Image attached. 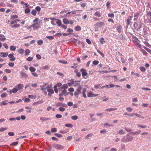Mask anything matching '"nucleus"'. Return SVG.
<instances>
[{
  "label": "nucleus",
  "instance_id": "79ce46f5",
  "mask_svg": "<svg viewBox=\"0 0 151 151\" xmlns=\"http://www.w3.org/2000/svg\"><path fill=\"white\" fill-rule=\"evenodd\" d=\"M7 129V127H5V128H0V132H3L4 131L6 130Z\"/></svg>",
  "mask_w": 151,
  "mask_h": 151
},
{
  "label": "nucleus",
  "instance_id": "c85d7f7f",
  "mask_svg": "<svg viewBox=\"0 0 151 151\" xmlns=\"http://www.w3.org/2000/svg\"><path fill=\"white\" fill-rule=\"evenodd\" d=\"M82 88V87L81 86H80L79 87H78L77 88V91H78V92L79 93H81V91Z\"/></svg>",
  "mask_w": 151,
  "mask_h": 151
},
{
  "label": "nucleus",
  "instance_id": "412c9836",
  "mask_svg": "<svg viewBox=\"0 0 151 151\" xmlns=\"http://www.w3.org/2000/svg\"><path fill=\"white\" fill-rule=\"evenodd\" d=\"M94 15L96 16H97L99 17H101V13L97 11L96 12V13L94 14Z\"/></svg>",
  "mask_w": 151,
  "mask_h": 151
},
{
  "label": "nucleus",
  "instance_id": "8fccbe9b",
  "mask_svg": "<svg viewBox=\"0 0 151 151\" xmlns=\"http://www.w3.org/2000/svg\"><path fill=\"white\" fill-rule=\"evenodd\" d=\"M46 37L49 40L53 39L54 38V37L52 36H47Z\"/></svg>",
  "mask_w": 151,
  "mask_h": 151
},
{
  "label": "nucleus",
  "instance_id": "0e129e2a",
  "mask_svg": "<svg viewBox=\"0 0 151 151\" xmlns=\"http://www.w3.org/2000/svg\"><path fill=\"white\" fill-rule=\"evenodd\" d=\"M144 48L145 50H146L147 52H148L149 53L150 52V51H151V50L149 49L148 48L146 47L145 46H144Z\"/></svg>",
  "mask_w": 151,
  "mask_h": 151
},
{
  "label": "nucleus",
  "instance_id": "f8f14e48",
  "mask_svg": "<svg viewBox=\"0 0 151 151\" xmlns=\"http://www.w3.org/2000/svg\"><path fill=\"white\" fill-rule=\"evenodd\" d=\"M1 55H0V56L1 57H6L7 56L8 53L7 52H1Z\"/></svg>",
  "mask_w": 151,
  "mask_h": 151
},
{
  "label": "nucleus",
  "instance_id": "052dcab7",
  "mask_svg": "<svg viewBox=\"0 0 151 151\" xmlns=\"http://www.w3.org/2000/svg\"><path fill=\"white\" fill-rule=\"evenodd\" d=\"M51 131L53 132H57V129L55 128H52L51 129Z\"/></svg>",
  "mask_w": 151,
  "mask_h": 151
},
{
  "label": "nucleus",
  "instance_id": "20e7f679",
  "mask_svg": "<svg viewBox=\"0 0 151 151\" xmlns=\"http://www.w3.org/2000/svg\"><path fill=\"white\" fill-rule=\"evenodd\" d=\"M104 23L103 22H97L95 24V26L97 28H99L101 27L104 26Z\"/></svg>",
  "mask_w": 151,
  "mask_h": 151
},
{
  "label": "nucleus",
  "instance_id": "de8ad7c7",
  "mask_svg": "<svg viewBox=\"0 0 151 151\" xmlns=\"http://www.w3.org/2000/svg\"><path fill=\"white\" fill-rule=\"evenodd\" d=\"M55 116L57 118H60L62 117V115L58 114L56 115Z\"/></svg>",
  "mask_w": 151,
  "mask_h": 151
},
{
  "label": "nucleus",
  "instance_id": "a878e982",
  "mask_svg": "<svg viewBox=\"0 0 151 151\" xmlns=\"http://www.w3.org/2000/svg\"><path fill=\"white\" fill-rule=\"evenodd\" d=\"M29 69L32 72H34L36 70L35 68L32 66L30 67Z\"/></svg>",
  "mask_w": 151,
  "mask_h": 151
},
{
  "label": "nucleus",
  "instance_id": "c756f323",
  "mask_svg": "<svg viewBox=\"0 0 151 151\" xmlns=\"http://www.w3.org/2000/svg\"><path fill=\"white\" fill-rule=\"evenodd\" d=\"M71 119H72L73 120H76L78 119V117L76 115H74L72 116L71 117Z\"/></svg>",
  "mask_w": 151,
  "mask_h": 151
},
{
  "label": "nucleus",
  "instance_id": "b1692460",
  "mask_svg": "<svg viewBox=\"0 0 151 151\" xmlns=\"http://www.w3.org/2000/svg\"><path fill=\"white\" fill-rule=\"evenodd\" d=\"M56 23L59 26H61L62 22L60 20H58L57 21Z\"/></svg>",
  "mask_w": 151,
  "mask_h": 151
},
{
  "label": "nucleus",
  "instance_id": "6e6d98bb",
  "mask_svg": "<svg viewBox=\"0 0 151 151\" xmlns=\"http://www.w3.org/2000/svg\"><path fill=\"white\" fill-rule=\"evenodd\" d=\"M59 110L61 111H65V109L63 107H60L59 108Z\"/></svg>",
  "mask_w": 151,
  "mask_h": 151
},
{
  "label": "nucleus",
  "instance_id": "5701e85b",
  "mask_svg": "<svg viewBox=\"0 0 151 151\" xmlns=\"http://www.w3.org/2000/svg\"><path fill=\"white\" fill-rule=\"evenodd\" d=\"M18 52L20 54H22L24 52V50L20 48L18 50Z\"/></svg>",
  "mask_w": 151,
  "mask_h": 151
},
{
  "label": "nucleus",
  "instance_id": "c9c22d12",
  "mask_svg": "<svg viewBox=\"0 0 151 151\" xmlns=\"http://www.w3.org/2000/svg\"><path fill=\"white\" fill-rule=\"evenodd\" d=\"M93 135V134L92 133H90L88 134L86 137V139H89V137H91Z\"/></svg>",
  "mask_w": 151,
  "mask_h": 151
},
{
  "label": "nucleus",
  "instance_id": "f704fd0d",
  "mask_svg": "<svg viewBox=\"0 0 151 151\" xmlns=\"http://www.w3.org/2000/svg\"><path fill=\"white\" fill-rule=\"evenodd\" d=\"M7 94L6 93H4L1 94V96L2 98H5L7 96Z\"/></svg>",
  "mask_w": 151,
  "mask_h": 151
},
{
  "label": "nucleus",
  "instance_id": "2f4dec72",
  "mask_svg": "<svg viewBox=\"0 0 151 151\" xmlns=\"http://www.w3.org/2000/svg\"><path fill=\"white\" fill-rule=\"evenodd\" d=\"M118 133L120 134H124V132L122 129L119 130L118 132Z\"/></svg>",
  "mask_w": 151,
  "mask_h": 151
},
{
  "label": "nucleus",
  "instance_id": "2eb2a0df",
  "mask_svg": "<svg viewBox=\"0 0 151 151\" xmlns=\"http://www.w3.org/2000/svg\"><path fill=\"white\" fill-rule=\"evenodd\" d=\"M32 26L33 27V29H38L40 27L39 25H36L35 24H33L32 25Z\"/></svg>",
  "mask_w": 151,
  "mask_h": 151
},
{
  "label": "nucleus",
  "instance_id": "c03bdc74",
  "mask_svg": "<svg viewBox=\"0 0 151 151\" xmlns=\"http://www.w3.org/2000/svg\"><path fill=\"white\" fill-rule=\"evenodd\" d=\"M31 13L33 15L35 16L37 12L35 10H32Z\"/></svg>",
  "mask_w": 151,
  "mask_h": 151
},
{
  "label": "nucleus",
  "instance_id": "603ef678",
  "mask_svg": "<svg viewBox=\"0 0 151 151\" xmlns=\"http://www.w3.org/2000/svg\"><path fill=\"white\" fill-rule=\"evenodd\" d=\"M135 43L139 48H141V45L138 42H136Z\"/></svg>",
  "mask_w": 151,
  "mask_h": 151
},
{
  "label": "nucleus",
  "instance_id": "4468645a",
  "mask_svg": "<svg viewBox=\"0 0 151 151\" xmlns=\"http://www.w3.org/2000/svg\"><path fill=\"white\" fill-rule=\"evenodd\" d=\"M140 132H141V131L139 130L137 131H136V132H132L129 133H130V134H131L133 135H134L136 134H139V133H140Z\"/></svg>",
  "mask_w": 151,
  "mask_h": 151
},
{
  "label": "nucleus",
  "instance_id": "473e14b6",
  "mask_svg": "<svg viewBox=\"0 0 151 151\" xmlns=\"http://www.w3.org/2000/svg\"><path fill=\"white\" fill-rule=\"evenodd\" d=\"M20 26L19 24H16L15 25L11 26L12 28H17L19 27Z\"/></svg>",
  "mask_w": 151,
  "mask_h": 151
},
{
  "label": "nucleus",
  "instance_id": "ddd939ff",
  "mask_svg": "<svg viewBox=\"0 0 151 151\" xmlns=\"http://www.w3.org/2000/svg\"><path fill=\"white\" fill-rule=\"evenodd\" d=\"M47 88V91L50 93L51 94H53L54 93V92L52 89L49 86Z\"/></svg>",
  "mask_w": 151,
  "mask_h": 151
},
{
  "label": "nucleus",
  "instance_id": "7c9ffc66",
  "mask_svg": "<svg viewBox=\"0 0 151 151\" xmlns=\"http://www.w3.org/2000/svg\"><path fill=\"white\" fill-rule=\"evenodd\" d=\"M20 21V20L19 19H17L15 20L14 21H12L11 22V24H15V23H17L18 21Z\"/></svg>",
  "mask_w": 151,
  "mask_h": 151
},
{
  "label": "nucleus",
  "instance_id": "cd10ccee",
  "mask_svg": "<svg viewBox=\"0 0 151 151\" xmlns=\"http://www.w3.org/2000/svg\"><path fill=\"white\" fill-rule=\"evenodd\" d=\"M30 51L29 49H27L25 52V55H28L29 53H30Z\"/></svg>",
  "mask_w": 151,
  "mask_h": 151
},
{
  "label": "nucleus",
  "instance_id": "e433bc0d",
  "mask_svg": "<svg viewBox=\"0 0 151 151\" xmlns=\"http://www.w3.org/2000/svg\"><path fill=\"white\" fill-rule=\"evenodd\" d=\"M12 19H17L18 17V16L17 15H14L11 16Z\"/></svg>",
  "mask_w": 151,
  "mask_h": 151
},
{
  "label": "nucleus",
  "instance_id": "3c124183",
  "mask_svg": "<svg viewBox=\"0 0 151 151\" xmlns=\"http://www.w3.org/2000/svg\"><path fill=\"white\" fill-rule=\"evenodd\" d=\"M33 59V58L31 57H29L26 59V60L28 61H30L32 60Z\"/></svg>",
  "mask_w": 151,
  "mask_h": 151
},
{
  "label": "nucleus",
  "instance_id": "dca6fc26",
  "mask_svg": "<svg viewBox=\"0 0 151 151\" xmlns=\"http://www.w3.org/2000/svg\"><path fill=\"white\" fill-rule=\"evenodd\" d=\"M117 109V108H110L106 109V111H114L116 110Z\"/></svg>",
  "mask_w": 151,
  "mask_h": 151
},
{
  "label": "nucleus",
  "instance_id": "aec40b11",
  "mask_svg": "<svg viewBox=\"0 0 151 151\" xmlns=\"http://www.w3.org/2000/svg\"><path fill=\"white\" fill-rule=\"evenodd\" d=\"M17 86H15L14 88L12 89V92L13 93H15L18 91Z\"/></svg>",
  "mask_w": 151,
  "mask_h": 151
},
{
  "label": "nucleus",
  "instance_id": "4be33fe9",
  "mask_svg": "<svg viewBox=\"0 0 151 151\" xmlns=\"http://www.w3.org/2000/svg\"><path fill=\"white\" fill-rule=\"evenodd\" d=\"M75 29L77 31H79L81 29V28L80 26H77L75 27Z\"/></svg>",
  "mask_w": 151,
  "mask_h": 151
},
{
  "label": "nucleus",
  "instance_id": "f3484780",
  "mask_svg": "<svg viewBox=\"0 0 151 151\" xmlns=\"http://www.w3.org/2000/svg\"><path fill=\"white\" fill-rule=\"evenodd\" d=\"M17 89L18 90H20L23 89V84H19L18 85Z\"/></svg>",
  "mask_w": 151,
  "mask_h": 151
},
{
  "label": "nucleus",
  "instance_id": "13d9d810",
  "mask_svg": "<svg viewBox=\"0 0 151 151\" xmlns=\"http://www.w3.org/2000/svg\"><path fill=\"white\" fill-rule=\"evenodd\" d=\"M79 93L77 91H76L75 92L74 94L76 96V97H78V95L80 93Z\"/></svg>",
  "mask_w": 151,
  "mask_h": 151
},
{
  "label": "nucleus",
  "instance_id": "9d476101",
  "mask_svg": "<svg viewBox=\"0 0 151 151\" xmlns=\"http://www.w3.org/2000/svg\"><path fill=\"white\" fill-rule=\"evenodd\" d=\"M50 68V67L48 65H46L45 66H43L42 67H41L40 69L41 70H49Z\"/></svg>",
  "mask_w": 151,
  "mask_h": 151
},
{
  "label": "nucleus",
  "instance_id": "6ab92c4d",
  "mask_svg": "<svg viewBox=\"0 0 151 151\" xmlns=\"http://www.w3.org/2000/svg\"><path fill=\"white\" fill-rule=\"evenodd\" d=\"M60 90H59V91H60ZM62 93L63 94H64L65 96H67L68 94L69 93H66L67 92V90L65 89H64L63 90H62Z\"/></svg>",
  "mask_w": 151,
  "mask_h": 151
},
{
  "label": "nucleus",
  "instance_id": "423d86ee",
  "mask_svg": "<svg viewBox=\"0 0 151 151\" xmlns=\"http://www.w3.org/2000/svg\"><path fill=\"white\" fill-rule=\"evenodd\" d=\"M20 73L22 78H24L26 79L28 77V76L25 73L21 71L20 72Z\"/></svg>",
  "mask_w": 151,
  "mask_h": 151
},
{
  "label": "nucleus",
  "instance_id": "ea45409f",
  "mask_svg": "<svg viewBox=\"0 0 151 151\" xmlns=\"http://www.w3.org/2000/svg\"><path fill=\"white\" fill-rule=\"evenodd\" d=\"M139 68L140 70L142 72H144L146 70L145 68L142 66L140 67Z\"/></svg>",
  "mask_w": 151,
  "mask_h": 151
},
{
  "label": "nucleus",
  "instance_id": "4d7b16f0",
  "mask_svg": "<svg viewBox=\"0 0 151 151\" xmlns=\"http://www.w3.org/2000/svg\"><path fill=\"white\" fill-rule=\"evenodd\" d=\"M131 19H129V18H128L127 19V24L128 25L129 24H130V21L131 20Z\"/></svg>",
  "mask_w": 151,
  "mask_h": 151
},
{
  "label": "nucleus",
  "instance_id": "37998d69",
  "mask_svg": "<svg viewBox=\"0 0 151 151\" xmlns=\"http://www.w3.org/2000/svg\"><path fill=\"white\" fill-rule=\"evenodd\" d=\"M8 134L9 136H13L14 135V134L13 132H10L8 133Z\"/></svg>",
  "mask_w": 151,
  "mask_h": 151
},
{
  "label": "nucleus",
  "instance_id": "5fc2aeb1",
  "mask_svg": "<svg viewBox=\"0 0 151 151\" xmlns=\"http://www.w3.org/2000/svg\"><path fill=\"white\" fill-rule=\"evenodd\" d=\"M99 62L98 60H94L93 62V64L95 65H97L98 64Z\"/></svg>",
  "mask_w": 151,
  "mask_h": 151
},
{
  "label": "nucleus",
  "instance_id": "9b49d317",
  "mask_svg": "<svg viewBox=\"0 0 151 151\" xmlns=\"http://www.w3.org/2000/svg\"><path fill=\"white\" fill-rule=\"evenodd\" d=\"M68 87V85L66 84H64L60 88H59V90H62L64 88H67Z\"/></svg>",
  "mask_w": 151,
  "mask_h": 151
},
{
  "label": "nucleus",
  "instance_id": "680f3d73",
  "mask_svg": "<svg viewBox=\"0 0 151 151\" xmlns=\"http://www.w3.org/2000/svg\"><path fill=\"white\" fill-rule=\"evenodd\" d=\"M8 103H6L5 102H4V101H2L1 103L0 104V105H6Z\"/></svg>",
  "mask_w": 151,
  "mask_h": 151
},
{
  "label": "nucleus",
  "instance_id": "49530a36",
  "mask_svg": "<svg viewBox=\"0 0 151 151\" xmlns=\"http://www.w3.org/2000/svg\"><path fill=\"white\" fill-rule=\"evenodd\" d=\"M54 135L58 137H63L62 135L61 134H58V133H55Z\"/></svg>",
  "mask_w": 151,
  "mask_h": 151
},
{
  "label": "nucleus",
  "instance_id": "72a5a7b5",
  "mask_svg": "<svg viewBox=\"0 0 151 151\" xmlns=\"http://www.w3.org/2000/svg\"><path fill=\"white\" fill-rule=\"evenodd\" d=\"M30 9L28 8H27L25 10V12L26 13H29L30 12Z\"/></svg>",
  "mask_w": 151,
  "mask_h": 151
},
{
  "label": "nucleus",
  "instance_id": "393cba45",
  "mask_svg": "<svg viewBox=\"0 0 151 151\" xmlns=\"http://www.w3.org/2000/svg\"><path fill=\"white\" fill-rule=\"evenodd\" d=\"M121 28L122 27L120 25L119 26L117 27L116 29L117 30L119 33H120L121 30Z\"/></svg>",
  "mask_w": 151,
  "mask_h": 151
},
{
  "label": "nucleus",
  "instance_id": "a19ab883",
  "mask_svg": "<svg viewBox=\"0 0 151 151\" xmlns=\"http://www.w3.org/2000/svg\"><path fill=\"white\" fill-rule=\"evenodd\" d=\"M18 143V142H14L10 144V145L12 146H15Z\"/></svg>",
  "mask_w": 151,
  "mask_h": 151
},
{
  "label": "nucleus",
  "instance_id": "69168bd1",
  "mask_svg": "<svg viewBox=\"0 0 151 151\" xmlns=\"http://www.w3.org/2000/svg\"><path fill=\"white\" fill-rule=\"evenodd\" d=\"M67 104L68 106H71L73 105V103L72 102L70 101Z\"/></svg>",
  "mask_w": 151,
  "mask_h": 151
},
{
  "label": "nucleus",
  "instance_id": "6e6552de",
  "mask_svg": "<svg viewBox=\"0 0 151 151\" xmlns=\"http://www.w3.org/2000/svg\"><path fill=\"white\" fill-rule=\"evenodd\" d=\"M81 71H82V76H86L87 74V73L86 72V70L85 69L83 68H82L81 70Z\"/></svg>",
  "mask_w": 151,
  "mask_h": 151
},
{
  "label": "nucleus",
  "instance_id": "f257e3e1",
  "mask_svg": "<svg viewBox=\"0 0 151 151\" xmlns=\"http://www.w3.org/2000/svg\"><path fill=\"white\" fill-rule=\"evenodd\" d=\"M133 139L132 136H130V133H128L126 136H124L121 139V141L124 143L130 142Z\"/></svg>",
  "mask_w": 151,
  "mask_h": 151
},
{
  "label": "nucleus",
  "instance_id": "e2e57ef3",
  "mask_svg": "<svg viewBox=\"0 0 151 151\" xmlns=\"http://www.w3.org/2000/svg\"><path fill=\"white\" fill-rule=\"evenodd\" d=\"M28 97L31 99H35L36 98V97L35 96L32 95H29L28 96Z\"/></svg>",
  "mask_w": 151,
  "mask_h": 151
},
{
  "label": "nucleus",
  "instance_id": "f03ea898",
  "mask_svg": "<svg viewBox=\"0 0 151 151\" xmlns=\"http://www.w3.org/2000/svg\"><path fill=\"white\" fill-rule=\"evenodd\" d=\"M54 148L58 150H62L64 148L63 146L61 145L57 144H55L53 145Z\"/></svg>",
  "mask_w": 151,
  "mask_h": 151
},
{
  "label": "nucleus",
  "instance_id": "1a4fd4ad",
  "mask_svg": "<svg viewBox=\"0 0 151 151\" xmlns=\"http://www.w3.org/2000/svg\"><path fill=\"white\" fill-rule=\"evenodd\" d=\"M98 95V94H95L93 93L92 92H89L87 96L88 97H93L96 96Z\"/></svg>",
  "mask_w": 151,
  "mask_h": 151
},
{
  "label": "nucleus",
  "instance_id": "09e8293b",
  "mask_svg": "<svg viewBox=\"0 0 151 151\" xmlns=\"http://www.w3.org/2000/svg\"><path fill=\"white\" fill-rule=\"evenodd\" d=\"M108 17H110L112 18L114 17V14L113 13L109 14H108Z\"/></svg>",
  "mask_w": 151,
  "mask_h": 151
},
{
  "label": "nucleus",
  "instance_id": "7ed1b4c3",
  "mask_svg": "<svg viewBox=\"0 0 151 151\" xmlns=\"http://www.w3.org/2000/svg\"><path fill=\"white\" fill-rule=\"evenodd\" d=\"M47 83H42V84L40 86V89L42 91H43L44 90H46L48 87L49 86H47Z\"/></svg>",
  "mask_w": 151,
  "mask_h": 151
},
{
  "label": "nucleus",
  "instance_id": "774afa93",
  "mask_svg": "<svg viewBox=\"0 0 151 151\" xmlns=\"http://www.w3.org/2000/svg\"><path fill=\"white\" fill-rule=\"evenodd\" d=\"M126 109L128 111L130 112H131L132 110V109L130 107H127L126 108Z\"/></svg>",
  "mask_w": 151,
  "mask_h": 151
},
{
  "label": "nucleus",
  "instance_id": "39448f33",
  "mask_svg": "<svg viewBox=\"0 0 151 151\" xmlns=\"http://www.w3.org/2000/svg\"><path fill=\"white\" fill-rule=\"evenodd\" d=\"M56 106L57 107L62 106L65 107H67V106L66 104L61 102H58L56 104Z\"/></svg>",
  "mask_w": 151,
  "mask_h": 151
},
{
  "label": "nucleus",
  "instance_id": "58836bf2",
  "mask_svg": "<svg viewBox=\"0 0 151 151\" xmlns=\"http://www.w3.org/2000/svg\"><path fill=\"white\" fill-rule=\"evenodd\" d=\"M65 126L67 127H72L73 126L72 125L70 124H65Z\"/></svg>",
  "mask_w": 151,
  "mask_h": 151
},
{
  "label": "nucleus",
  "instance_id": "338daca9",
  "mask_svg": "<svg viewBox=\"0 0 151 151\" xmlns=\"http://www.w3.org/2000/svg\"><path fill=\"white\" fill-rule=\"evenodd\" d=\"M57 74H58V75H59L61 77H63L64 76V75L61 73L59 72H57Z\"/></svg>",
  "mask_w": 151,
  "mask_h": 151
},
{
  "label": "nucleus",
  "instance_id": "bb28decb",
  "mask_svg": "<svg viewBox=\"0 0 151 151\" xmlns=\"http://www.w3.org/2000/svg\"><path fill=\"white\" fill-rule=\"evenodd\" d=\"M10 49L11 50L14 51L15 50L16 48L15 46H11L10 47Z\"/></svg>",
  "mask_w": 151,
  "mask_h": 151
},
{
  "label": "nucleus",
  "instance_id": "0eeeda50",
  "mask_svg": "<svg viewBox=\"0 0 151 151\" xmlns=\"http://www.w3.org/2000/svg\"><path fill=\"white\" fill-rule=\"evenodd\" d=\"M13 54H10L8 55L9 57L10 58V61H13L16 60V58L13 55Z\"/></svg>",
  "mask_w": 151,
  "mask_h": 151
},
{
  "label": "nucleus",
  "instance_id": "a211bd4d",
  "mask_svg": "<svg viewBox=\"0 0 151 151\" xmlns=\"http://www.w3.org/2000/svg\"><path fill=\"white\" fill-rule=\"evenodd\" d=\"M63 22L65 24H68L69 23V21L68 19L66 18L63 19Z\"/></svg>",
  "mask_w": 151,
  "mask_h": 151
},
{
  "label": "nucleus",
  "instance_id": "4c0bfd02",
  "mask_svg": "<svg viewBox=\"0 0 151 151\" xmlns=\"http://www.w3.org/2000/svg\"><path fill=\"white\" fill-rule=\"evenodd\" d=\"M62 84L61 83H57L56 85L54 86H55L56 87H58L59 88H60L62 86Z\"/></svg>",
  "mask_w": 151,
  "mask_h": 151
},
{
  "label": "nucleus",
  "instance_id": "a18cd8bd",
  "mask_svg": "<svg viewBox=\"0 0 151 151\" xmlns=\"http://www.w3.org/2000/svg\"><path fill=\"white\" fill-rule=\"evenodd\" d=\"M43 42L42 40H39L37 41V44L38 45H41L42 44Z\"/></svg>",
  "mask_w": 151,
  "mask_h": 151
},
{
  "label": "nucleus",
  "instance_id": "bf43d9fd",
  "mask_svg": "<svg viewBox=\"0 0 151 151\" xmlns=\"http://www.w3.org/2000/svg\"><path fill=\"white\" fill-rule=\"evenodd\" d=\"M35 9L37 11L39 12H40L41 10V8L39 6H37L36 7Z\"/></svg>",
  "mask_w": 151,
  "mask_h": 151
},
{
  "label": "nucleus",
  "instance_id": "864d4df0",
  "mask_svg": "<svg viewBox=\"0 0 151 151\" xmlns=\"http://www.w3.org/2000/svg\"><path fill=\"white\" fill-rule=\"evenodd\" d=\"M141 52H142L144 55H147V52L144 50L142 49L141 50Z\"/></svg>",
  "mask_w": 151,
  "mask_h": 151
}]
</instances>
